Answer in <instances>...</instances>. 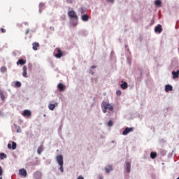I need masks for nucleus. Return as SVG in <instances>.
I'll return each instance as SVG.
<instances>
[{"label":"nucleus","mask_w":179,"mask_h":179,"mask_svg":"<svg viewBox=\"0 0 179 179\" xmlns=\"http://www.w3.org/2000/svg\"><path fill=\"white\" fill-rule=\"evenodd\" d=\"M77 179H85V178H83V176H78V178Z\"/></svg>","instance_id":"37"},{"label":"nucleus","mask_w":179,"mask_h":179,"mask_svg":"<svg viewBox=\"0 0 179 179\" xmlns=\"http://www.w3.org/2000/svg\"><path fill=\"white\" fill-rule=\"evenodd\" d=\"M5 157H6V155L5 154V153H0V159H3V158H5Z\"/></svg>","instance_id":"26"},{"label":"nucleus","mask_w":179,"mask_h":179,"mask_svg":"<svg viewBox=\"0 0 179 179\" xmlns=\"http://www.w3.org/2000/svg\"><path fill=\"white\" fill-rule=\"evenodd\" d=\"M41 177H43V173L40 171H37L34 174V178L35 179H41Z\"/></svg>","instance_id":"5"},{"label":"nucleus","mask_w":179,"mask_h":179,"mask_svg":"<svg viewBox=\"0 0 179 179\" xmlns=\"http://www.w3.org/2000/svg\"><path fill=\"white\" fill-rule=\"evenodd\" d=\"M0 179H2V177H1V176L0 177Z\"/></svg>","instance_id":"40"},{"label":"nucleus","mask_w":179,"mask_h":179,"mask_svg":"<svg viewBox=\"0 0 179 179\" xmlns=\"http://www.w3.org/2000/svg\"><path fill=\"white\" fill-rule=\"evenodd\" d=\"M99 179H103V177H99Z\"/></svg>","instance_id":"39"},{"label":"nucleus","mask_w":179,"mask_h":179,"mask_svg":"<svg viewBox=\"0 0 179 179\" xmlns=\"http://www.w3.org/2000/svg\"><path fill=\"white\" fill-rule=\"evenodd\" d=\"M173 90V86L170 85H166L165 86V92H172Z\"/></svg>","instance_id":"16"},{"label":"nucleus","mask_w":179,"mask_h":179,"mask_svg":"<svg viewBox=\"0 0 179 179\" xmlns=\"http://www.w3.org/2000/svg\"><path fill=\"white\" fill-rule=\"evenodd\" d=\"M176 179H179V177L178 178H176Z\"/></svg>","instance_id":"41"},{"label":"nucleus","mask_w":179,"mask_h":179,"mask_svg":"<svg viewBox=\"0 0 179 179\" xmlns=\"http://www.w3.org/2000/svg\"><path fill=\"white\" fill-rule=\"evenodd\" d=\"M22 76H24V78H27V67L26 66H24L22 68Z\"/></svg>","instance_id":"12"},{"label":"nucleus","mask_w":179,"mask_h":179,"mask_svg":"<svg viewBox=\"0 0 179 179\" xmlns=\"http://www.w3.org/2000/svg\"><path fill=\"white\" fill-rule=\"evenodd\" d=\"M122 84L120 85L121 89H122L123 90H125V89H128V83L127 82L122 81Z\"/></svg>","instance_id":"11"},{"label":"nucleus","mask_w":179,"mask_h":179,"mask_svg":"<svg viewBox=\"0 0 179 179\" xmlns=\"http://www.w3.org/2000/svg\"><path fill=\"white\" fill-rule=\"evenodd\" d=\"M81 19L83 22H87V20H89V15L87 14H85L82 15Z\"/></svg>","instance_id":"17"},{"label":"nucleus","mask_w":179,"mask_h":179,"mask_svg":"<svg viewBox=\"0 0 179 179\" xmlns=\"http://www.w3.org/2000/svg\"><path fill=\"white\" fill-rule=\"evenodd\" d=\"M24 64H26V60H24L23 59H20L17 62V65H24Z\"/></svg>","instance_id":"18"},{"label":"nucleus","mask_w":179,"mask_h":179,"mask_svg":"<svg viewBox=\"0 0 179 179\" xmlns=\"http://www.w3.org/2000/svg\"><path fill=\"white\" fill-rule=\"evenodd\" d=\"M43 150H44V148L43 147V145L39 146L37 150L38 154L41 155V153H43Z\"/></svg>","instance_id":"22"},{"label":"nucleus","mask_w":179,"mask_h":179,"mask_svg":"<svg viewBox=\"0 0 179 179\" xmlns=\"http://www.w3.org/2000/svg\"><path fill=\"white\" fill-rule=\"evenodd\" d=\"M1 31L2 33H6V30L5 29H3V28H1Z\"/></svg>","instance_id":"33"},{"label":"nucleus","mask_w":179,"mask_h":179,"mask_svg":"<svg viewBox=\"0 0 179 179\" xmlns=\"http://www.w3.org/2000/svg\"><path fill=\"white\" fill-rule=\"evenodd\" d=\"M106 2H110V3H114V0H106Z\"/></svg>","instance_id":"34"},{"label":"nucleus","mask_w":179,"mask_h":179,"mask_svg":"<svg viewBox=\"0 0 179 179\" xmlns=\"http://www.w3.org/2000/svg\"><path fill=\"white\" fill-rule=\"evenodd\" d=\"M11 143L12 144H8V149H12L13 150H15V149H16L17 144L15 141H12Z\"/></svg>","instance_id":"9"},{"label":"nucleus","mask_w":179,"mask_h":179,"mask_svg":"<svg viewBox=\"0 0 179 179\" xmlns=\"http://www.w3.org/2000/svg\"><path fill=\"white\" fill-rule=\"evenodd\" d=\"M172 75L173 76V79H177V78L179 76V70H178L176 72L172 71Z\"/></svg>","instance_id":"20"},{"label":"nucleus","mask_w":179,"mask_h":179,"mask_svg":"<svg viewBox=\"0 0 179 179\" xmlns=\"http://www.w3.org/2000/svg\"><path fill=\"white\" fill-rule=\"evenodd\" d=\"M56 159L59 165L64 164V157L62 155H57Z\"/></svg>","instance_id":"4"},{"label":"nucleus","mask_w":179,"mask_h":179,"mask_svg":"<svg viewBox=\"0 0 179 179\" xmlns=\"http://www.w3.org/2000/svg\"><path fill=\"white\" fill-rule=\"evenodd\" d=\"M155 33H162L163 31V29H162V25L158 24L155 28Z\"/></svg>","instance_id":"10"},{"label":"nucleus","mask_w":179,"mask_h":179,"mask_svg":"<svg viewBox=\"0 0 179 179\" xmlns=\"http://www.w3.org/2000/svg\"><path fill=\"white\" fill-rule=\"evenodd\" d=\"M113 120H110V121L108 122V127H113Z\"/></svg>","instance_id":"29"},{"label":"nucleus","mask_w":179,"mask_h":179,"mask_svg":"<svg viewBox=\"0 0 179 179\" xmlns=\"http://www.w3.org/2000/svg\"><path fill=\"white\" fill-rule=\"evenodd\" d=\"M155 6H158L159 8H160V6H162V1L156 0L155 1Z\"/></svg>","instance_id":"23"},{"label":"nucleus","mask_w":179,"mask_h":179,"mask_svg":"<svg viewBox=\"0 0 179 179\" xmlns=\"http://www.w3.org/2000/svg\"><path fill=\"white\" fill-rule=\"evenodd\" d=\"M92 69H94V68H96V66H92V67H91Z\"/></svg>","instance_id":"38"},{"label":"nucleus","mask_w":179,"mask_h":179,"mask_svg":"<svg viewBox=\"0 0 179 179\" xmlns=\"http://www.w3.org/2000/svg\"><path fill=\"white\" fill-rule=\"evenodd\" d=\"M68 3H72L73 2V0H66Z\"/></svg>","instance_id":"35"},{"label":"nucleus","mask_w":179,"mask_h":179,"mask_svg":"<svg viewBox=\"0 0 179 179\" xmlns=\"http://www.w3.org/2000/svg\"><path fill=\"white\" fill-rule=\"evenodd\" d=\"M57 88L59 89V90H60V92H64L65 90V85L60 83L58 84Z\"/></svg>","instance_id":"13"},{"label":"nucleus","mask_w":179,"mask_h":179,"mask_svg":"<svg viewBox=\"0 0 179 179\" xmlns=\"http://www.w3.org/2000/svg\"><path fill=\"white\" fill-rule=\"evenodd\" d=\"M134 131V128L132 127H127L125 129L122 131V135H128L129 132H132Z\"/></svg>","instance_id":"6"},{"label":"nucleus","mask_w":179,"mask_h":179,"mask_svg":"<svg viewBox=\"0 0 179 179\" xmlns=\"http://www.w3.org/2000/svg\"><path fill=\"white\" fill-rule=\"evenodd\" d=\"M1 72H6V67H1Z\"/></svg>","instance_id":"31"},{"label":"nucleus","mask_w":179,"mask_h":179,"mask_svg":"<svg viewBox=\"0 0 179 179\" xmlns=\"http://www.w3.org/2000/svg\"><path fill=\"white\" fill-rule=\"evenodd\" d=\"M22 86V83L19 81H16L15 83V87H20Z\"/></svg>","instance_id":"25"},{"label":"nucleus","mask_w":179,"mask_h":179,"mask_svg":"<svg viewBox=\"0 0 179 179\" xmlns=\"http://www.w3.org/2000/svg\"><path fill=\"white\" fill-rule=\"evenodd\" d=\"M55 52V57H56V58H61L62 57L64 56V53L59 48H56Z\"/></svg>","instance_id":"3"},{"label":"nucleus","mask_w":179,"mask_h":179,"mask_svg":"<svg viewBox=\"0 0 179 179\" xmlns=\"http://www.w3.org/2000/svg\"><path fill=\"white\" fill-rule=\"evenodd\" d=\"M19 174L22 177H27V171L24 169H20Z\"/></svg>","instance_id":"8"},{"label":"nucleus","mask_w":179,"mask_h":179,"mask_svg":"<svg viewBox=\"0 0 179 179\" xmlns=\"http://www.w3.org/2000/svg\"><path fill=\"white\" fill-rule=\"evenodd\" d=\"M3 174V170L2 169V167L0 166V177H2Z\"/></svg>","instance_id":"30"},{"label":"nucleus","mask_w":179,"mask_h":179,"mask_svg":"<svg viewBox=\"0 0 179 179\" xmlns=\"http://www.w3.org/2000/svg\"><path fill=\"white\" fill-rule=\"evenodd\" d=\"M156 157H157V153H156L155 152H152L150 153V158L151 159H156Z\"/></svg>","instance_id":"24"},{"label":"nucleus","mask_w":179,"mask_h":179,"mask_svg":"<svg viewBox=\"0 0 179 179\" xmlns=\"http://www.w3.org/2000/svg\"><path fill=\"white\" fill-rule=\"evenodd\" d=\"M23 117H27L28 118L31 117V111L29 110H24L22 113Z\"/></svg>","instance_id":"7"},{"label":"nucleus","mask_w":179,"mask_h":179,"mask_svg":"<svg viewBox=\"0 0 179 179\" xmlns=\"http://www.w3.org/2000/svg\"><path fill=\"white\" fill-rule=\"evenodd\" d=\"M29 32H30V29H27L25 31V34H29Z\"/></svg>","instance_id":"36"},{"label":"nucleus","mask_w":179,"mask_h":179,"mask_svg":"<svg viewBox=\"0 0 179 179\" xmlns=\"http://www.w3.org/2000/svg\"><path fill=\"white\" fill-rule=\"evenodd\" d=\"M32 45H33L32 48H33L34 51H37V48L40 47V43H38L37 42H34V43H33Z\"/></svg>","instance_id":"15"},{"label":"nucleus","mask_w":179,"mask_h":179,"mask_svg":"<svg viewBox=\"0 0 179 179\" xmlns=\"http://www.w3.org/2000/svg\"><path fill=\"white\" fill-rule=\"evenodd\" d=\"M68 15L70 19H74V20H71L70 22L71 26L75 27L78 26V15L75 10H70L68 12Z\"/></svg>","instance_id":"1"},{"label":"nucleus","mask_w":179,"mask_h":179,"mask_svg":"<svg viewBox=\"0 0 179 179\" xmlns=\"http://www.w3.org/2000/svg\"><path fill=\"white\" fill-rule=\"evenodd\" d=\"M105 171L106 173H110V171H113V166L111 165L108 166L106 168H105Z\"/></svg>","instance_id":"21"},{"label":"nucleus","mask_w":179,"mask_h":179,"mask_svg":"<svg viewBox=\"0 0 179 179\" xmlns=\"http://www.w3.org/2000/svg\"><path fill=\"white\" fill-rule=\"evenodd\" d=\"M44 6H45L44 3H41L39 4V7H40L41 8H43Z\"/></svg>","instance_id":"32"},{"label":"nucleus","mask_w":179,"mask_h":179,"mask_svg":"<svg viewBox=\"0 0 179 179\" xmlns=\"http://www.w3.org/2000/svg\"><path fill=\"white\" fill-rule=\"evenodd\" d=\"M57 106H58V103H55V104L50 103L48 106V108L51 111H53L54 108H55V107H57Z\"/></svg>","instance_id":"14"},{"label":"nucleus","mask_w":179,"mask_h":179,"mask_svg":"<svg viewBox=\"0 0 179 179\" xmlns=\"http://www.w3.org/2000/svg\"><path fill=\"white\" fill-rule=\"evenodd\" d=\"M126 170L127 173H131V163L127 162L126 163Z\"/></svg>","instance_id":"19"},{"label":"nucleus","mask_w":179,"mask_h":179,"mask_svg":"<svg viewBox=\"0 0 179 179\" xmlns=\"http://www.w3.org/2000/svg\"><path fill=\"white\" fill-rule=\"evenodd\" d=\"M60 166L59 167V170L62 173H64V164H62V165H59Z\"/></svg>","instance_id":"27"},{"label":"nucleus","mask_w":179,"mask_h":179,"mask_svg":"<svg viewBox=\"0 0 179 179\" xmlns=\"http://www.w3.org/2000/svg\"><path fill=\"white\" fill-rule=\"evenodd\" d=\"M116 94L117 96H121V94H122V92H121V90H117Z\"/></svg>","instance_id":"28"},{"label":"nucleus","mask_w":179,"mask_h":179,"mask_svg":"<svg viewBox=\"0 0 179 179\" xmlns=\"http://www.w3.org/2000/svg\"><path fill=\"white\" fill-rule=\"evenodd\" d=\"M101 108H103V113H107L108 108L110 111H113L114 110V107L113 106H111L110 103H107L104 101L102 102V103H101Z\"/></svg>","instance_id":"2"}]
</instances>
